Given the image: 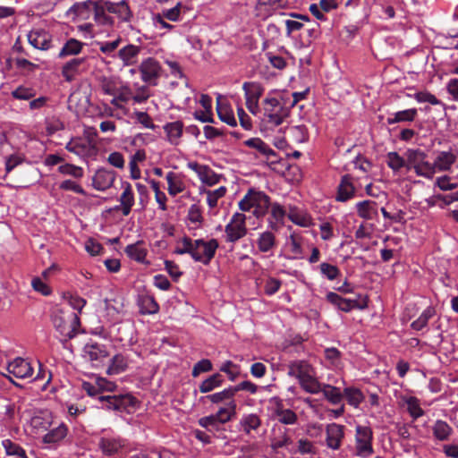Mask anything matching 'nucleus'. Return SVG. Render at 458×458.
Returning a JSON list of instances; mask_svg holds the SVG:
<instances>
[{"mask_svg": "<svg viewBox=\"0 0 458 458\" xmlns=\"http://www.w3.org/2000/svg\"><path fill=\"white\" fill-rule=\"evenodd\" d=\"M83 47V43L81 41L75 39V38H70L66 41V43L62 47L61 51L59 52L58 56L60 58L68 56V55H74L81 53Z\"/></svg>", "mask_w": 458, "mask_h": 458, "instance_id": "43", "label": "nucleus"}, {"mask_svg": "<svg viewBox=\"0 0 458 458\" xmlns=\"http://www.w3.org/2000/svg\"><path fill=\"white\" fill-rule=\"evenodd\" d=\"M220 371L226 373L231 381H234L240 375L239 366L231 360L223 363Z\"/></svg>", "mask_w": 458, "mask_h": 458, "instance_id": "60", "label": "nucleus"}, {"mask_svg": "<svg viewBox=\"0 0 458 458\" xmlns=\"http://www.w3.org/2000/svg\"><path fill=\"white\" fill-rule=\"evenodd\" d=\"M355 207L357 215L365 220H373L378 216L377 204L374 200H362L356 203Z\"/></svg>", "mask_w": 458, "mask_h": 458, "instance_id": "23", "label": "nucleus"}, {"mask_svg": "<svg viewBox=\"0 0 458 458\" xmlns=\"http://www.w3.org/2000/svg\"><path fill=\"white\" fill-rule=\"evenodd\" d=\"M236 407L235 400L228 402L226 407H221L216 413L213 414L216 421L219 424H225L230 421L236 414Z\"/></svg>", "mask_w": 458, "mask_h": 458, "instance_id": "29", "label": "nucleus"}, {"mask_svg": "<svg viewBox=\"0 0 458 458\" xmlns=\"http://www.w3.org/2000/svg\"><path fill=\"white\" fill-rule=\"evenodd\" d=\"M84 353L93 362L94 366H99L109 356L106 346L97 342L88 343L84 346Z\"/></svg>", "mask_w": 458, "mask_h": 458, "instance_id": "15", "label": "nucleus"}, {"mask_svg": "<svg viewBox=\"0 0 458 458\" xmlns=\"http://www.w3.org/2000/svg\"><path fill=\"white\" fill-rule=\"evenodd\" d=\"M276 416L279 422L285 425H293L297 421L296 413L290 409L277 408L276 410Z\"/></svg>", "mask_w": 458, "mask_h": 458, "instance_id": "49", "label": "nucleus"}, {"mask_svg": "<svg viewBox=\"0 0 458 458\" xmlns=\"http://www.w3.org/2000/svg\"><path fill=\"white\" fill-rule=\"evenodd\" d=\"M319 267L321 274L328 280H334L341 274L340 269L335 265L324 262Z\"/></svg>", "mask_w": 458, "mask_h": 458, "instance_id": "59", "label": "nucleus"}, {"mask_svg": "<svg viewBox=\"0 0 458 458\" xmlns=\"http://www.w3.org/2000/svg\"><path fill=\"white\" fill-rule=\"evenodd\" d=\"M75 7L79 10L78 14L80 15L82 14L83 10L92 11L95 21L100 25L112 26L114 23V18L106 13L107 9H105L106 1L94 2L89 0L77 4Z\"/></svg>", "mask_w": 458, "mask_h": 458, "instance_id": "7", "label": "nucleus"}, {"mask_svg": "<svg viewBox=\"0 0 458 458\" xmlns=\"http://www.w3.org/2000/svg\"><path fill=\"white\" fill-rule=\"evenodd\" d=\"M344 425L330 423L326 427V445L329 449L339 450L344 438Z\"/></svg>", "mask_w": 458, "mask_h": 458, "instance_id": "11", "label": "nucleus"}, {"mask_svg": "<svg viewBox=\"0 0 458 458\" xmlns=\"http://www.w3.org/2000/svg\"><path fill=\"white\" fill-rule=\"evenodd\" d=\"M114 179L115 176L113 171L100 168L92 178V185L96 190L103 191L113 185Z\"/></svg>", "mask_w": 458, "mask_h": 458, "instance_id": "19", "label": "nucleus"}, {"mask_svg": "<svg viewBox=\"0 0 458 458\" xmlns=\"http://www.w3.org/2000/svg\"><path fill=\"white\" fill-rule=\"evenodd\" d=\"M141 312L144 314H155L159 310V305L153 296H143L140 300Z\"/></svg>", "mask_w": 458, "mask_h": 458, "instance_id": "51", "label": "nucleus"}, {"mask_svg": "<svg viewBox=\"0 0 458 458\" xmlns=\"http://www.w3.org/2000/svg\"><path fill=\"white\" fill-rule=\"evenodd\" d=\"M65 148L80 157H95L98 152V147H93L82 138H72Z\"/></svg>", "mask_w": 458, "mask_h": 458, "instance_id": "14", "label": "nucleus"}, {"mask_svg": "<svg viewBox=\"0 0 458 458\" xmlns=\"http://www.w3.org/2000/svg\"><path fill=\"white\" fill-rule=\"evenodd\" d=\"M320 392L323 393L324 397L334 405L341 403L344 399V394L340 388L328 384H323Z\"/></svg>", "mask_w": 458, "mask_h": 458, "instance_id": "36", "label": "nucleus"}, {"mask_svg": "<svg viewBox=\"0 0 458 458\" xmlns=\"http://www.w3.org/2000/svg\"><path fill=\"white\" fill-rule=\"evenodd\" d=\"M127 360L122 354H116L111 359V364L107 369V374L117 375L126 370Z\"/></svg>", "mask_w": 458, "mask_h": 458, "instance_id": "44", "label": "nucleus"}, {"mask_svg": "<svg viewBox=\"0 0 458 458\" xmlns=\"http://www.w3.org/2000/svg\"><path fill=\"white\" fill-rule=\"evenodd\" d=\"M224 383V377L219 373H215L203 380L199 386L200 393L206 394L213 391L214 389L221 386Z\"/></svg>", "mask_w": 458, "mask_h": 458, "instance_id": "37", "label": "nucleus"}, {"mask_svg": "<svg viewBox=\"0 0 458 458\" xmlns=\"http://www.w3.org/2000/svg\"><path fill=\"white\" fill-rule=\"evenodd\" d=\"M386 158L387 165L394 172L404 166L407 167V162L395 151L387 153Z\"/></svg>", "mask_w": 458, "mask_h": 458, "instance_id": "50", "label": "nucleus"}, {"mask_svg": "<svg viewBox=\"0 0 458 458\" xmlns=\"http://www.w3.org/2000/svg\"><path fill=\"white\" fill-rule=\"evenodd\" d=\"M142 50L141 46L128 44L118 50L117 56L124 66H131L138 64Z\"/></svg>", "mask_w": 458, "mask_h": 458, "instance_id": "17", "label": "nucleus"}, {"mask_svg": "<svg viewBox=\"0 0 458 458\" xmlns=\"http://www.w3.org/2000/svg\"><path fill=\"white\" fill-rule=\"evenodd\" d=\"M270 205V197L264 191L254 188L249 189L238 203L239 208L242 212H249L253 209L252 214L257 218L265 216Z\"/></svg>", "mask_w": 458, "mask_h": 458, "instance_id": "2", "label": "nucleus"}, {"mask_svg": "<svg viewBox=\"0 0 458 458\" xmlns=\"http://www.w3.org/2000/svg\"><path fill=\"white\" fill-rule=\"evenodd\" d=\"M246 219L243 213L236 212L233 215L230 222L225 227L227 242H236L247 234Z\"/></svg>", "mask_w": 458, "mask_h": 458, "instance_id": "6", "label": "nucleus"}, {"mask_svg": "<svg viewBox=\"0 0 458 458\" xmlns=\"http://www.w3.org/2000/svg\"><path fill=\"white\" fill-rule=\"evenodd\" d=\"M165 179L168 184L167 191L171 196H176L185 190V185L180 174L169 172L167 173Z\"/></svg>", "mask_w": 458, "mask_h": 458, "instance_id": "32", "label": "nucleus"}, {"mask_svg": "<svg viewBox=\"0 0 458 458\" xmlns=\"http://www.w3.org/2000/svg\"><path fill=\"white\" fill-rule=\"evenodd\" d=\"M98 446L104 454L111 456L117 454L124 446V443L121 438L101 437Z\"/></svg>", "mask_w": 458, "mask_h": 458, "instance_id": "24", "label": "nucleus"}, {"mask_svg": "<svg viewBox=\"0 0 458 458\" xmlns=\"http://www.w3.org/2000/svg\"><path fill=\"white\" fill-rule=\"evenodd\" d=\"M435 315V308L432 306H428L427 309L423 310L420 316L411 324V327L416 331L422 330L428 326L429 319H431Z\"/></svg>", "mask_w": 458, "mask_h": 458, "instance_id": "40", "label": "nucleus"}, {"mask_svg": "<svg viewBox=\"0 0 458 458\" xmlns=\"http://www.w3.org/2000/svg\"><path fill=\"white\" fill-rule=\"evenodd\" d=\"M174 253L176 255L188 254L192 259V239L185 235L178 240Z\"/></svg>", "mask_w": 458, "mask_h": 458, "instance_id": "47", "label": "nucleus"}, {"mask_svg": "<svg viewBox=\"0 0 458 458\" xmlns=\"http://www.w3.org/2000/svg\"><path fill=\"white\" fill-rule=\"evenodd\" d=\"M257 243L261 252H267L276 246V237L271 232L267 231L259 235Z\"/></svg>", "mask_w": 458, "mask_h": 458, "instance_id": "46", "label": "nucleus"}, {"mask_svg": "<svg viewBox=\"0 0 458 458\" xmlns=\"http://www.w3.org/2000/svg\"><path fill=\"white\" fill-rule=\"evenodd\" d=\"M187 166L195 172L199 179L208 186H213L219 182L220 176L216 174L208 165L199 164L196 161L189 162Z\"/></svg>", "mask_w": 458, "mask_h": 458, "instance_id": "13", "label": "nucleus"}, {"mask_svg": "<svg viewBox=\"0 0 458 458\" xmlns=\"http://www.w3.org/2000/svg\"><path fill=\"white\" fill-rule=\"evenodd\" d=\"M124 252L131 259L139 263H144L148 250L143 241H138L133 244L126 246Z\"/></svg>", "mask_w": 458, "mask_h": 458, "instance_id": "26", "label": "nucleus"}, {"mask_svg": "<svg viewBox=\"0 0 458 458\" xmlns=\"http://www.w3.org/2000/svg\"><path fill=\"white\" fill-rule=\"evenodd\" d=\"M137 399L131 394L117 395V411H129V408H134Z\"/></svg>", "mask_w": 458, "mask_h": 458, "instance_id": "53", "label": "nucleus"}, {"mask_svg": "<svg viewBox=\"0 0 458 458\" xmlns=\"http://www.w3.org/2000/svg\"><path fill=\"white\" fill-rule=\"evenodd\" d=\"M188 219L191 223H194V224H196V223L201 224L202 223V221H203L202 211L199 205L192 204L190 207L189 211H188Z\"/></svg>", "mask_w": 458, "mask_h": 458, "instance_id": "64", "label": "nucleus"}, {"mask_svg": "<svg viewBox=\"0 0 458 458\" xmlns=\"http://www.w3.org/2000/svg\"><path fill=\"white\" fill-rule=\"evenodd\" d=\"M9 374L13 375L17 378L30 377L33 374L31 364L23 358H16L9 362L6 368Z\"/></svg>", "mask_w": 458, "mask_h": 458, "instance_id": "16", "label": "nucleus"}, {"mask_svg": "<svg viewBox=\"0 0 458 458\" xmlns=\"http://www.w3.org/2000/svg\"><path fill=\"white\" fill-rule=\"evenodd\" d=\"M28 40L35 48L46 50L50 47V36L45 30H33L28 35Z\"/></svg>", "mask_w": 458, "mask_h": 458, "instance_id": "25", "label": "nucleus"}, {"mask_svg": "<svg viewBox=\"0 0 458 458\" xmlns=\"http://www.w3.org/2000/svg\"><path fill=\"white\" fill-rule=\"evenodd\" d=\"M112 97L113 99L111 100V103L117 107L123 108L124 104L131 100L132 90L128 85L123 82L121 88H119L117 92H115Z\"/></svg>", "mask_w": 458, "mask_h": 458, "instance_id": "34", "label": "nucleus"}, {"mask_svg": "<svg viewBox=\"0 0 458 458\" xmlns=\"http://www.w3.org/2000/svg\"><path fill=\"white\" fill-rule=\"evenodd\" d=\"M99 87L104 94L113 96L121 88L123 81L117 76H101L98 78Z\"/></svg>", "mask_w": 458, "mask_h": 458, "instance_id": "28", "label": "nucleus"}, {"mask_svg": "<svg viewBox=\"0 0 458 458\" xmlns=\"http://www.w3.org/2000/svg\"><path fill=\"white\" fill-rule=\"evenodd\" d=\"M239 423L243 432L250 435L252 430L257 431L260 428L261 419L255 413H250L243 415Z\"/></svg>", "mask_w": 458, "mask_h": 458, "instance_id": "30", "label": "nucleus"}, {"mask_svg": "<svg viewBox=\"0 0 458 458\" xmlns=\"http://www.w3.org/2000/svg\"><path fill=\"white\" fill-rule=\"evenodd\" d=\"M327 301L344 312H349L354 309L364 310L368 307V301L366 298L361 300L360 298L346 299L333 292H329L327 294Z\"/></svg>", "mask_w": 458, "mask_h": 458, "instance_id": "9", "label": "nucleus"}, {"mask_svg": "<svg viewBox=\"0 0 458 458\" xmlns=\"http://www.w3.org/2000/svg\"><path fill=\"white\" fill-rule=\"evenodd\" d=\"M52 322L55 330L60 334L62 337L60 340L63 343L75 337L81 327L79 314L63 307L55 310Z\"/></svg>", "mask_w": 458, "mask_h": 458, "instance_id": "1", "label": "nucleus"}, {"mask_svg": "<svg viewBox=\"0 0 458 458\" xmlns=\"http://www.w3.org/2000/svg\"><path fill=\"white\" fill-rule=\"evenodd\" d=\"M213 369L212 362L208 359H202L198 361L192 368L191 375L197 377L201 373L209 372Z\"/></svg>", "mask_w": 458, "mask_h": 458, "instance_id": "58", "label": "nucleus"}, {"mask_svg": "<svg viewBox=\"0 0 458 458\" xmlns=\"http://www.w3.org/2000/svg\"><path fill=\"white\" fill-rule=\"evenodd\" d=\"M120 205L115 206L114 210H121L124 216H129L131 211V208L134 205V194L132 191L131 185L126 182L123 191L119 198Z\"/></svg>", "mask_w": 458, "mask_h": 458, "instance_id": "22", "label": "nucleus"}, {"mask_svg": "<svg viewBox=\"0 0 458 458\" xmlns=\"http://www.w3.org/2000/svg\"><path fill=\"white\" fill-rule=\"evenodd\" d=\"M218 247V241L215 238L208 241H205L204 239H192V259L195 262L208 266L214 259Z\"/></svg>", "mask_w": 458, "mask_h": 458, "instance_id": "4", "label": "nucleus"}, {"mask_svg": "<svg viewBox=\"0 0 458 458\" xmlns=\"http://www.w3.org/2000/svg\"><path fill=\"white\" fill-rule=\"evenodd\" d=\"M150 95L151 94L148 86L143 85L139 87L135 92L132 91L131 101L134 104H141L147 101Z\"/></svg>", "mask_w": 458, "mask_h": 458, "instance_id": "57", "label": "nucleus"}, {"mask_svg": "<svg viewBox=\"0 0 458 458\" xmlns=\"http://www.w3.org/2000/svg\"><path fill=\"white\" fill-rule=\"evenodd\" d=\"M269 208H271L269 225L272 229L276 230L279 224H284L286 210L277 202L271 203Z\"/></svg>", "mask_w": 458, "mask_h": 458, "instance_id": "33", "label": "nucleus"}, {"mask_svg": "<svg viewBox=\"0 0 458 458\" xmlns=\"http://www.w3.org/2000/svg\"><path fill=\"white\" fill-rule=\"evenodd\" d=\"M121 42V38H118L114 41L100 42L98 43L99 50L101 53L108 56L114 57L116 55L115 50L119 47Z\"/></svg>", "mask_w": 458, "mask_h": 458, "instance_id": "54", "label": "nucleus"}, {"mask_svg": "<svg viewBox=\"0 0 458 458\" xmlns=\"http://www.w3.org/2000/svg\"><path fill=\"white\" fill-rule=\"evenodd\" d=\"M265 114H278L277 107H280V102L276 98H267L263 101Z\"/></svg>", "mask_w": 458, "mask_h": 458, "instance_id": "63", "label": "nucleus"}, {"mask_svg": "<svg viewBox=\"0 0 458 458\" xmlns=\"http://www.w3.org/2000/svg\"><path fill=\"white\" fill-rule=\"evenodd\" d=\"M282 285L281 280L275 277H268L264 285V291L267 295H273L277 293Z\"/></svg>", "mask_w": 458, "mask_h": 458, "instance_id": "61", "label": "nucleus"}, {"mask_svg": "<svg viewBox=\"0 0 458 458\" xmlns=\"http://www.w3.org/2000/svg\"><path fill=\"white\" fill-rule=\"evenodd\" d=\"M355 192L356 189L353 185L352 175H343L337 186L335 199L339 202H345L352 199L355 196Z\"/></svg>", "mask_w": 458, "mask_h": 458, "instance_id": "18", "label": "nucleus"}, {"mask_svg": "<svg viewBox=\"0 0 458 458\" xmlns=\"http://www.w3.org/2000/svg\"><path fill=\"white\" fill-rule=\"evenodd\" d=\"M311 372H313V368L305 360H295L289 364L288 375L298 378L299 381Z\"/></svg>", "mask_w": 458, "mask_h": 458, "instance_id": "27", "label": "nucleus"}, {"mask_svg": "<svg viewBox=\"0 0 458 458\" xmlns=\"http://www.w3.org/2000/svg\"><path fill=\"white\" fill-rule=\"evenodd\" d=\"M455 159L456 157L453 153L443 151L437 156L433 165L435 169L437 168L439 171H447L455 162Z\"/></svg>", "mask_w": 458, "mask_h": 458, "instance_id": "42", "label": "nucleus"}, {"mask_svg": "<svg viewBox=\"0 0 458 458\" xmlns=\"http://www.w3.org/2000/svg\"><path fill=\"white\" fill-rule=\"evenodd\" d=\"M407 169H413L417 175L432 178L435 174L434 165L426 160L427 155L420 149H408Z\"/></svg>", "mask_w": 458, "mask_h": 458, "instance_id": "3", "label": "nucleus"}, {"mask_svg": "<svg viewBox=\"0 0 458 458\" xmlns=\"http://www.w3.org/2000/svg\"><path fill=\"white\" fill-rule=\"evenodd\" d=\"M226 193V188L225 186H221L214 191H208L207 192V202L208 205L213 208L216 207L217 201L220 198L224 197Z\"/></svg>", "mask_w": 458, "mask_h": 458, "instance_id": "56", "label": "nucleus"}, {"mask_svg": "<svg viewBox=\"0 0 458 458\" xmlns=\"http://www.w3.org/2000/svg\"><path fill=\"white\" fill-rule=\"evenodd\" d=\"M108 13L116 15L121 21H129L132 16V13L126 1L122 0L117 3L106 1V7Z\"/></svg>", "mask_w": 458, "mask_h": 458, "instance_id": "21", "label": "nucleus"}, {"mask_svg": "<svg viewBox=\"0 0 458 458\" xmlns=\"http://www.w3.org/2000/svg\"><path fill=\"white\" fill-rule=\"evenodd\" d=\"M234 395L235 394H234V392L233 390V387L229 386L227 388H225L221 392H217V393H215V394H208V395L203 396V397L200 398V401L204 402L205 400H208L212 403H223V402H225L226 400H228L229 402L231 400H234L233 399Z\"/></svg>", "mask_w": 458, "mask_h": 458, "instance_id": "41", "label": "nucleus"}, {"mask_svg": "<svg viewBox=\"0 0 458 458\" xmlns=\"http://www.w3.org/2000/svg\"><path fill=\"white\" fill-rule=\"evenodd\" d=\"M404 401L407 405V411L413 420H417L424 415V411L421 409L420 401L417 397L410 396L405 398Z\"/></svg>", "mask_w": 458, "mask_h": 458, "instance_id": "48", "label": "nucleus"}, {"mask_svg": "<svg viewBox=\"0 0 458 458\" xmlns=\"http://www.w3.org/2000/svg\"><path fill=\"white\" fill-rule=\"evenodd\" d=\"M243 145L253 149L254 152L252 154L256 157H264L267 160H271L273 163L276 162L277 157L276 152L260 138H250L244 140Z\"/></svg>", "mask_w": 458, "mask_h": 458, "instance_id": "12", "label": "nucleus"}, {"mask_svg": "<svg viewBox=\"0 0 458 458\" xmlns=\"http://www.w3.org/2000/svg\"><path fill=\"white\" fill-rule=\"evenodd\" d=\"M68 433V427L64 423H61L58 427L54 428L43 437V443L55 444L63 440Z\"/></svg>", "mask_w": 458, "mask_h": 458, "instance_id": "35", "label": "nucleus"}, {"mask_svg": "<svg viewBox=\"0 0 458 458\" xmlns=\"http://www.w3.org/2000/svg\"><path fill=\"white\" fill-rule=\"evenodd\" d=\"M373 431L370 427L357 425L355 428V449L356 455L361 458H368L373 453Z\"/></svg>", "mask_w": 458, "mask_h": 458, "instance_id": "5", "label": "nucleus"}, {"mask_svg": "<svg viewBox=\"0 0 458 458\" xmlns=\"http://www.w3.org/2000/svg\"><path fill=\"white\" fill-rule=\"evenodd\" d=\"M344 398L353 407H358L364 400V395L359 388L346 387L344 389Z\"/></svg>", "mask_w": 458, "mask_h": 458, "instance_id": "45", "label": "nucleus"}, {"mask_svg": "<svg viewBox=\"0 0 458 458\" xmlns=\"http://www.w3.org/2000/svg\"><path fill=\"white\" fill-rule=\"evenodd\" d=\"M86 58H73L67 62L62 69V75L66 81H72L75 76L86 69Z\"/></svg>", "mask_w": 458, "mask_h": 458, "instance_id": "20", "label": "nucleus"}, {"mask_svg": "<svg viewBox=\"0 0 458 458\" xmlns=\"http://www.w3.org/2000/svg\"><path fill=\"white\" fill-rule=\"evenodd\" d=\"M244 91L246 106L248 110L256 114L259 112V101L264 92V88L257 81H245L242 84Z\"/></svg>", "mask_w": 458, "mask_h": 458, "instance_id": "8", "label": "nucleus"}, {"mask_svg": "<svg viewBox=\"0 0 458 458\" xmlns=\"http://www.w3.org/2000/svg\"><path fill=\"white\" fill-rule=\"evenodd\" d=\"M216 114H233V108L226 96L216 94Z\"/></svg>", "mask_w": 458, "mask_h": 458, "instance_id": "52", "label": "nucleus"}, {"mask_svg": "<svg viewBox=\"0 0 458 458\" xmlns=\"http://www.w3.org/2000/svg\"><path fill=\"white\" fill-rule=\"evenodd\" d=\"M432 432L433 436L437 440L445 441L448 440V438L452 435L453 428L447 422L442 420H437L432 428Z\"/></svg>", "mask_w": 458, "mask_h": 458, "instance_id": "38", "label": "nucleus"}, {"mask_svg": "<svg viewBox=\"0 0 458 458\" xmlns=\"http://www.w3.org/2000/svg\"><path fill=\"white\" fill-rule=\"evenodd\" d=\"M299 383L304 391L313 394L320 393L323 385L314 377V371L299 381Z\"/></svg>", "mask_w": 458, "mask_h": 458, "instance_id": "39", "label": "nucleus"}, {"mask_svg": "<svg viewBox=\"0 0 458 458\" xmlns=\"http://www.w3.org/2000/svg\"><path fill=\"white\" fill-rule=\"evenodd\" d=\"M298 452L301 454H314L316 448L311 441L307 438H301L298 441Z\"/></svg>", "mask_w": 458, "mask_h": 458, "instance_id": "62", "label": "nucleus"}, {"mask_svg": "<svg viewBox=\"0 0 458 458\" xmlns=\"http://www.w3.org/2000/svg\"><path fill=\"white\" fill-rule=\"evenodd\" d=\"M58 171L65 175H71L74 178H81L83 176V169L72 164H64L58 167Z\"/></svg>", "mask_w": 458, "mask_h": 458, "instance_id": "55", "label": "nucleus"}, {"mask_svg": "<svg viewBox=\"0 0 458 458\" xmlns=\"http://www.w3.org/2000/svg\"><path fill=\"white\" fill-rule=\"evenodd\" d=\"M139 72L144 82L148 85L156 86L157 84V79L161 75V65L157 59L148 57L140 64Z\"/></svg>", "mask_w": 458, "mask_h": 458, "instance_id": "10", "label": "nucleus"}, {"mask_svg": "<svg viewBox=\"0 0 458 458\" xmlns=\"http://www.w3.org/2000/svg\"><path fill=\"white\" fill-rule=\"evenodd\" d=\"M164 130L166 132L168 141L173 145H177L182 135L183 124L181 121L167 123L164 126Z\"/></svg>", "mask_w": 458, "mask_h": 458, "instance_id": "31", "label": "nucleus"}]
</instances>
